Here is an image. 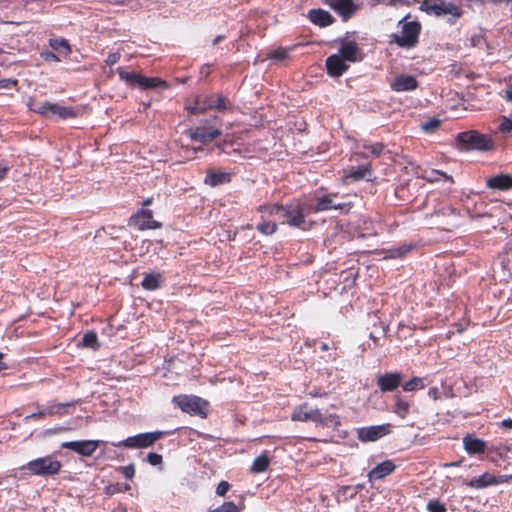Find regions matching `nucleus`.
Masks as SVG:
<instances>
[{"label":"nucleus","instance_id":"nucleus-1","mask_svg":"<svg viewBox=\"0 0 512 512\" xmlns=\"http://www.w3.org/2000/svg\"><path fill=\"white\" fill-rule=\"evenodd\" d=\"M61 467L62 464L59 460L52 455H48L29 461L23 466V469L27 470L31 475L49 477L58 474Z\"/></svg>","mask_w":512,"mask_h":512},{"label":"nucleus","instance_id":"nucleus-2","mask_svg":"<svg viewBox=\"0 0 512 512\" xmlns=\"http://www.w3.org/2000/svg\"><path fill=\"white\" fill-rule=\"evenodd\" d=\"M260 210H268L269 214L276 215L279 219L282 220L283 223H287L294 227H300L305 222V216L299 206H260Z\"/></svg>","mask_w":512,"mask_h":512},{"label":"nucleus","instance_id":"nucleus-3","mask_svg":"<svg viewBox=\"0 0 512 512\" xmlns=\"http://www.w3.org/2000/svg\"><path fill=\"white\" fill-rule=\"evenodd\" d=\"M457 142L462 146V149L488 151L492 149V140L477 131L461 132L457 135Z\"/></svg>","mask_w":512,"mask_h":512},{"label":"nucleus","instance_id":"nucleus-4","mask_svg":"<svg viewBox=\"0 0 512 512\" xmlns=\"http://www.w3.org/2000/svg\"><path fill=\"white\" fill-rule=\"evenodd\" d=\"M399 25H401V31L394 36L395 43L400 47H413L418 41L421 30L420 24L416 21L403 22L402 19L399 21Z\"/></svg>","mask_w":512,"mask_h":512},{"label":"nucleus","instance_id":"nucleus-5","mask_svg":"<svg viewBox=\"0 0 512 512\" xmlns=\"http://www.w3.org/2000/svg\"><path fill=\"white\" fill-rule=\"evenodd\" d=\"M163 435L164 432L162 431L140 433L134 436H130L122 441L114 442L112 445L115 447L147 448L152 446Z\"/></svg>","mask_w":512,"mask_h":512},{"label":"nucleus","instance_id":"nucleus-6","mask_svg":"<svg viewBox=\"0 0 512 512\" xmlns=\"http://www.w3.org/2000/svg\"><path fill=\"white\" fill-rule=\"evenodd\" d=\"M424 6L429 14L435 16H449L448 21L450 23H454L462 14L461 9L457 5L445 0H439L434 3L425 2Z\"/></svg>","mask_w":512,"mask_h":512},{"label":"nucleus","instance_id":"nucleus-7","mask_svg":"<svg viewBox=\"0 0 512 512\" xmlns=\"http://www.w3.org/2000/svg\"><path fill=\"white\" fill-rule=\"evenodd\" d=\"M173 403L183 412L194 415L204 414V409L206 408V402L197 396H175Z\"/></svg>","mask_w":512,"mask_h":512},{"label":"nucleus","instance_id":"nucleus-8","mask_svg":"<svg viewBox=\"0 0 512 512\" xmlns=\"http://www.w3.org/2000/svg\"><path fill=\"white\" fill-rule=\"evenodd\" d=\"M100 440H80V441H66L61 444V448L72 450L81 456L89 457L98 448Z\"/></svg>","mask_w":512,"mask_h":512},{"label":"nucleus","instance_id":"nucleus-9","mask_svg":"<svg viewBox=\"0 0 512 512\" xmlns=\"http://www.w3.org/2000/svg\"><path fill=\"white\" fill-rule=\"evenodd\" d=\"M389 432V424H382L359 428L357 435L362 442H373L387 435Z\"/></svg>","mask_w":512,"mask_h":512},{"label":"nucleus","instance_id":"nucleus-10","mask_svg":"<svg viewBox=\"0 0 512 512\" xmlns=\"http://www.w3.org/2000/svg\"><path fill=\"white\" fill-rule=\"evenodd\" d=\"M132 223L139 230L158 229L161 223L153 219L151 210L142 209L131 218Z\"/></svg>","mask_w":512,"mask_h":512},{"label":"nucleus","instance_id":"nucleus-11","mask_svg":"<svg viewBox=\"0 0 512 512\" xmlns=\"http://www.w3.org/2000/svg\"><path fill=\"white\" fill-rule=\"evenodd\" d=\"M402 382V374L395 373H385L381 375L377 379V385L382 392H392L396 390Z\"/></svg>","mask_w":512,"mask_h":512},{"label":"nucleus","instance_id":"nucleus-12","mask_svg":"<svg viewBox=\"0 0 512 512\" xmlns=\"http://www.w3.org/2000/svg\"><path fill=\"white\" fill-rule=\"evenodd\" d=\"M341 58L349 62H357L362 60L361 50L357 43L353 41H342L337 53Z\"/></svg>","mask_w":512,"mask_h":512},{"label":"nucleus","instance_id":"nucleus-13","mask_svg":"<svg viewBox=\"0 0 512 512\" xmlns=\"http://www.w3.org/2000/svg\"><path fill=\"white\" fill-rule=\"evenodd\" d=\"M327 73L332 77H339L343 75L349 66L346 61L341 58V55L333 54L326 59Z\"/></svg>","mask_w":512,"mask_h":512},{"label":"nucleus","instance_id":"nucleus-14","mask_svg":"<svg viewBox=\"0 0 512 512\" xmlns=\"http://www.w3.org/2000/svg\"><path fill=\"white\" fill-rule=\"evenodd\" d=\"M291 419L293 421H301V422L311 421V422L315 423L316 425H318V421H320V410L319 409L307 410L306 405H300L294 409Z\"/></svg>","mask_w":512,"mask_h":512},{"label":"nucleus","instance_id":"nucleus-15","mask_svg":"<svg viewBox=\"0 0 512 512\" xmlns=\"http://www.w3.org/2000/svg\"><path fill=\"white\" fill-rule=\"evenodd\" d=\"M351 208L350 204L335 203L331 195H324L316 199V205L313 208L314 212L327 211L331 209H339L348 211Z\"/></svg>","mask_w":512,"mask_h":512},{"label":"nucleus","instance_id":"nucleus-16","mask_svg":"<svg viewBox=\"0 0 512 512\" xmlns=\"http://www.w3.org/2000/svg\"><path fill=\"white\" fill-rule=\"evenodd\" d=\"M417 80L411 75L397 76L390 84L391 89L395 92L412 91L417 88Z\"/></svg>","mask_w":512,"mask_h":512},{"label":"nucleus","instance_id":"nucleus-17","mask_svg":"<svg viewBox=\"0 0 512 512\" xmlns=\"http://www.w3.org/2000/svg\"><path fill=\"white\" fill-rule=\"evenodd\" d=\"M327 3L343 20L349 19L356 8L352 0H327Z\"/></svg>","mask_w":512,"mask_h":512},{"label":"nucleus","instance_id":"nucleus-18","mask_svg":"<svg viewBox=\"0 0 512 512\" xmlns=\"http://www.w3.org/2000/svg\"><path fill=\"white\" fill-rule=\"evenodd\" d=\"M220 135H221V131L219 129L207 130L204 127H198L190 133V138H191V140L197 141L200 143H208V142L213 141Z\"/></svg>","mask_w":512,"mask_h":512},{"label":"nucleus","instance_id":"nucleus-19","mask_svg":"<svg viewBox=\"0 0 512 512\" xmlns=\"http://www.w3.org/2000/svg\"><path fill=\"white\" fill-rule=\"evenodd\" d=\"M202 102V109H216L223 111L227 108L225 98L221 95H203L199 96Z\"/></svg>","mask_w":512,"mask_h":512},{"label":"nucleus","instance_id":"nucleus-20","mask_svg":"<svg viewBox=\"0 0 512 512\" xmlns=\"http://www.w3.org/2000/svg\"><path fill=\"white\" fill-rule=\"evenodd\" d=\"M396 466L391 460H386L376 467H374L369 473V480H378L382 479L385 476L391 474L395 470Z\"/></svg>","mask_w":512,"mask_h":512},{"label":"nucleus","instance_id":"nucleus-21","mask_svg":"<svg viewBox=\"0 0 512 512\" xmlns=\"http://www.w3.org/2000/svg\"><path fill=\"white\" fill-rule=\"evenodd\" d=\"M310 21L320 27H327L333 23L331 14L323 9H313L309 11Z\"/></svg>","mask_w":512,"mask_h":512},{"label":"nucleus","instance_id":"nucleus-22","mask_svg":"<svg viewBox=\"0 0 512 512\" xmlns=\"http://www.w3.org/2000/svg\"><path fill=\"white\" fill-rule=\"evenodd\" d=\"M463 446L468 454L473 455L483 453L486 448V443L482 439L467 435L463 438Z\"/></svg>","mask_w":512,"mask_h":512},{"label":"nucleus","instance_id":"nucleus-23","mask_svg":"<svg viewBox=\"0 0 512 512\" xmlns=\"http://www.w3.org/2000/svg\"><path fill=\"white\" fill-rule=\"evenodd\" d=\"M357 150L358 153L365 158L370 155L379 157L384 150V146L381 143H370L365 141L357 146Z\"/></svg>","mask_w":512,"mask_h":512},{"label":"nucleus","instance_id":"nucleus-24","mask_svg":"<svg viewBox=\"0 0 512 512\" xmlns=\"http://www.w3.org/2000/svg\"><path fill=\"white\" fill-rule=\"evenodd\" d=\"M487 186L492 189L508 190L512 188V177L505 174L493 176L487 180Z\"/></svg>","mask_w":512,"mask_h":512},{"label":"nucleus","instance_id":"nucleus-25","mask_svg":"<svg viewBox=\"0 0 512 512\" xmlns=\"http://www.w3.org/2000/svg\"><path fill=\"white\" fill-rule=\"evenodd\" d=\"M465 485L475 489H482L488 486H493L495 485V475L484 473L479 477H473L471 480L466 481Z\"/></svg>","mask_w":512,"mask_h":512},{"label":"nucleus","instance_id":"nucleus-26","mask_svg":"<svg viewBox=\"0 0 512 512\" xmlns=\"http://www.w3.org/2000/svg\"><path fill=\"white\" fill-rule=\"evenodd\" d=\"M49 116H57L60 119H68L77 117V113L71 107L62 106L57 103H51Z\"/></svg>","mask_w":512,"mask_h":512},{"label":"nucleus","instance_id":"nucleus-27","mask_svg":"<svg viewBox=\"0 0 512 512\" xmlns=\"http://www.w3.org/2000/svg\"><path fill=\"white\" fill-rule=\"evenodd\" d=\"M230 177H231L230 173H227V172L210 171L205 176L204 182H205V184H207L211 187H216L218 185L229 182Z\"/></svg>","mask_w":512,"mask_h":512},{"label":"nucleus","instance_id":"nucleus-28","mask_svg":"<svg viewBox=\"0 0 512 512\" xmlns=\"http://www.w3.org/2000/svg\"><path fill=\"white\" fill-rule=\"evenodd\" d=\"M412 249L411 244H403L398 247H391L382 251L384 259H396L405 256Z\"/></svg>","mask_w":512,"mask_h":512},{"label":"nucleus","instance_id":"nucleus-29","mask_svg":"<svg viewBox=\"0 0 512 512\" xmlns=\"http://www.w3.org/2000/svg\"><path fill=\"white\" fill-rule=\"evenodd\" d=\"M142 89H157V88H167L168 85L165 81L158 77H145L141 75L139 86Z\"/></svg>","mask_w":512,"mask_h":512},{"label":"nucleus","instance_id":"nucleus-30","mask_svg":"<svg viewBox=\"0 0 512 512\" xmlns=\"http://www.w3.org/2000/svg\"><path fill=\"white\" fill-rule=\"evenodd\" d=\"M162 276L160 273H149L143 278L141 285L146 290H155L160 287Z\"/></svg>","mask_w":512,"mask_h":512},{"label":"nucleus","instance_id":"nucleus-31","mask_svg":"<svg viewBox=\"0 0 512 512\" xmlns=\"http://www.w3.org/2000/svg\"><path fill=\"white\" fill-rule=\"evenodd\" d=\"M290 50H291L290 48L279 47L277 49L271 50L267 54V57H268V59L273 61L275 64H279L289 58Z\"/></svg>","mask_w":512,"mask_h":512},{"label":"nucleus","instance_id":"nucleus-32","mask_svg":"<svg viewBox=\"0 0 512 512\" xmlns=\"http://www.w3.org/2000/svg\"><path fill=\"white\" fill-rule=\"evenodd\" d=\"M27 106H28L29 110H31V111L38 113L41 116L49 117V110H50L51 102H43V103L38 104L35 102V100L33 98H30L29 101L27 102Z\"/></svg>","mask_w":512,"mask_h":512},{"label":"nucleus","instance_id":"nucleus-33","mask_svg":"<svg viewBox=\"0 0 512 512\" xmlns=\"http://www.w3.org/2000/svg\"><path fill=\"white\" fill-rule=\"evenodd\" d=\"M269 464V457L266 454H262L254 459L250 471L255 474L262 473L266 471Z\"/></svg>","mask_w":512,"mask_h":512},{"label":"nucleus","instance_id":"nucleus-34","mask_svg":"<svg viewBox=\"0 0 512 512\" xmlns=\"http://www.w3.org/2000/svg\"><path fill=\"white\" fill-rule=\"evenodd\" d=\"M120 79L131 86H139L141 74L135 72H127L122 68H117Z\"/></svg>","mask_w":512,"mask_h":512},{"label":"nucleus","instance_id":"nucleus-35","mask_svg":"<svg viewBox=\"0 0 512 512\" xmlns=\"http://www.w3.org/2000/svg\"><path fill=\"white\" fill-rule=\"evenodd\" d=\"M340 425L339 416L336 414H323L320 411V421H318V426L322 427H337Z\"/></svg>","mask_w":512,"mask_h":512},{"label":"nucleus","instance_id":"nucleus-36","mask_svg":"<svg viewBox=\"0 0 512 512\" xmlns=\"http://www.w3.org/2000/svg\"><path fill=\"white\" fill-rule=\"evenodd\" d=\"M371 175V170L368 166H360L355 170L350 171L346 175V179H352L354 181H360Z\"/></svg>","mask_w":512,"mask_h":512},{"label":"nucleus","instance_id":"nucleus-37","mask_svg":"<svg viewBox=\"0 0 512 512\" xmlns=\"http://www.w3.org/2000/svg\"><path fill=\"white\" fill-rule=\"evenodd\" d=\"M409 411V403L399 396H395L393 412L401 418H405Z\"/></svg>","mask_w":512,"mask_h":512},{"label":"nucleus","instance_id":"nucleus-38","mask_svg":"<svg viewBox=\"0 0 512 512\" xmlns=\"http://www.w3.org/2000/svg\"><path fill=\"white\" fill-rule=\"evenodd\" d=\"M425 387L424 379L421 377H413L409 381L402 385V388L406 392H413Z\"/></svg>","mask_w":512,"mask_h":512},{"label":"nucleus","instance_id":"nucleus-39","mask_svg":"<svg viewBox=\"0 0 512 512\" xmlns=\"http://www.w3.org/2000/svg\"><path fill=\"white\" fill-rule=\"evenodd\" d=\"M49 44L51 48L59 52L63 51L65 55L71 51L68 41L63 38L50 39Z\"/></svg>","mask_w":512,"mask_h":512},{"label":"nucleus","instance_id":"nucleus-40","mask_svg":"<svg viewBox=\"0 0 512 512\" xmlns=\"http://www.w3.org/2000/svg\"><path fill=\"white\" fill-rule=\"evenodd\" d=\"M82 343L87 348L97 349L98 348V338L97 334L93 331H88L84 334L82 338Z\"/></svg>","mask_w":512,"mask_h":512},{"label":"nucleus","instance_id":"nucleus-41","mask_svg":"<svg viewBox=\"0 0 512 512\" xmlns=\"http://www.w3.org/2000/svg\"><path fill=\"white\" fill-rule=\"evenodd\" d=\"M497 130L501 133L512 132V120L502 116L497 121Z\"/></svg>","mask_w":512,"mask_h":512},{"label":"nucleus","instance_id":"nucleus-42","mask_svg":"<svg viewBox=\"0 0 512 512\" xmlns=\"http://www.w3.org/2000/svg\"><path fill=\"white\" fill-rule=\"evenodd\" d=\"M276 224L274 222H263L257 225V230L264 235H271L276 231Z\"/></svg>","mask_w":512,"mask_h":512},{"label":"nucleus","instance_id":"nucleus-43","mask_svg":"<svg viewBox=\"0 0 512 512\" xmlns=\"http://www.w3.org/2000/svg\"><path fill=\"white\" fill-rule=\"evenodd\" d=\"M71 404L57 403L47 406V410H51V415L58 414L64 415L67 413L66 409L71 407Z\"/></svg>","mask_w":512,"mask_h":512},{"label":"nucleus","instance_id":"nucleus-44","mask_svg":"<svg viewBox=\"0 0 512 512\" xmlns=\"http://www.w3.org/2000/svg\"><path fill=\"white\" fill-rule=\"evenodd\" d=\"M212 512H240L234 502H224L221 506L212 510Z\"/></svg>","mask_w":512,"mask_h":512},{"label":"nucleus","instance_id":"nucleus-45","mask_svg":"<svg viewBox=\"0 0 512 512\" xmlns=\"http://www.w3.org/2000/svg\"><path fill=\"white\" fill-rule=\"evenodd\" d=\"M440 126V121L438 119H430L424 123H422V130L428 133L434 132Z\"/></svg>","mask_w":512,"mask_h":512},{"label":"nucleus","instance_id":"nucleus-46","mask_svg":"<svg viewBox=\"0 0 512 512\" xmlns=\"http://www.w3.org/2000/svg\"><path fill=\"white\" fill-rule=\"evenodd\" d=\"M186 109L191 113V114H199V113H202L204 112V109H202V102H201V99L200 97H196L195 99V103L193 105H187L186 106Z\"/></svg>","mask_w":512,"mask_h":512},{"label":"nucleus","instance_id":"nucleus-47","mask_svg":"<svg viewBox=\"0 0 512 512\" xmlns=\"http://www.w3.org/2000/svg\"><path fill=\"white\" fill-rule=\"evenodd\" d=\"M427 510L429 512H446L445 505L440 503L439 501H430L427 504Z\"/></svg>","mask_w":512,"mask_h":512},{"label":"nucleus","instance_id":"nucleus-48","mask_svg":"<svg viewBox=\"0 0 512 512\" xmlns=\"http://www.w3.org/2000/svg\"><path fill=\"white\" fill-rule=\"evenodd\" d=\"M47 415H51V410H47V407L45 409H42L36 413H32L30 415H27L25 418H24V421H29L30 419H39V418H42V417H45Z\"/></svg>","mask_w":512,"mask_h":512},{"label":"nucleus","instance_id":"nucleus-49","mask_svg":"<svg viewBox=\"0 0 512 512\" xmlns=\"http://www.w3.org/2000/svg\"><path fill=\"white\" fill-rule=\"evenodd\" d=\"M231 485L227 481H221L216 488V494L218 496L224 497L226 493L229 491Z\"/></svg>","mask_w":512,"mask_h":512},{"label":"nucleus","instance_id":"nucleus-50","mask_svg":"<svg viewBox=\"0 0 512 512\" xmlns=\"http://www.w3.org/2000/svg\"><path fill=\"white\" fill-rule=\"evenodd\" d=\"M147 461L152 466H157L162 463V456L160 454L150 452L147 455Z\"/></svg>","mask_w":512,"mask_h":512},{"label":"nucleus","instance_id":"nucleus-51","mask_svg":"<svg viewBox=\"0 0 512 512\" xmlns=\"http://www.w3.org/2000/svg\"><path fill=\"white\" fill-rule=\"evenodd\" d=\"M120 471L127 479H132L135 475V468L132 464L120 467Z\"/></svg>","mask_w":512,"mask_h":512},{"label":"nucleus","instance_id":"nucleus-52","mask_svg":"<svg viewBox=\"0 0 512 512\" xmlns=\"http://www.w3.org/2000/svg\"><path fill=\"white\" fill-rule=\"evenodd\" d=\"M17 85L16 80L12 79H2L0 80V89H9Z\"/></svg>","mask_w":512,"mask_h":512},{"label":"nucleus","instance_id":"nucleus-53","mask_svg":"<svg viewBox=\"0 0 512 512\" xmlns=\"http://www.w3.org/2000/svg\"><path fill=\"white\" fill-rule=\"evenodd\" d=\"M121 55L119 52H113V53H110L106 59V63L108 65H114L115 63H117L120 59Z\"/></svg>","mask_w":512,"mask_h":512},{"label":"nucleus","instance_id":"nucleus-54","mask_svg":"<svg viewBox=\"0 0 512 512\" xmlns=\"http://www.w3.org/2000/svg\"><path fill=\"white\" fill-rule=\"evenodd\" d=\"M43 57L46 61H55V62L61 61L60 57L53 52H46L43 54Z\"/></svg>","mask_w":512,"mask_h":512},{"label":"nucleus","instance_id":"nucleus-55","mask_svg":"<svg viewBox=\"0 0 512 512\" xmlns=\"http://www.w3.org/2000/svg\"><path fill=\"white\" fill-rule=\"evenodd\" d=\"M512 479V475H498L495 476V485L506 483Z\"/></svg>","mask_w":512,"mask_h":512},{"label":"nucleus","instance_id":"nucleus-56","mask_svg":"<svg viewBox=\"0 0 512 512\" xmlns=\"http://www.w3.org/2000/svg\"><path fill=\"white\" fill-rule=\"evenodd\" d=\"M8 170H9V168H8L7 165H5L3 163H0V181L2 179H4V177L6 176Z\"/></svg>","mask_w":512,"mask_h":512},{"label":"nucleus","instance_id":"nucleus-57","mask_svg":"<svg viewBox=\"0 0 512 512\" xmlns=\"http://www.w3.org/2000/svg\"><path fill=\"white\" fill-rule=\"evenodd\" d=\"M505 98L512 102V84L507 86L505 90Z\"/></svg>","mask_w":512,"mask_h":512},{"label":"nucleus","instance_id":"nucleus-58","mask_svg":"<svg viewBox=\"0 0 512 512\" xmlns=\"http://www.w3.org/2000/svg\"><path fill=\"white\" fill-rule=\"evenodd\" d=\"M501 427L512 429V419H504L500 423Z\"/></svg>","mask_w":512,"mask_h":512},{"label":"nucleus","instance_id":"nucleus-59","mask_svg":"<svg viewBox=\"0 0 512 512\" xmlns=\"http://www.w3.org/2000/svg\"><path fill=\"white\" fill-rule=\"evenodd\" d=\"M371 5H377L379 3H387L388 5H393L395 0H371Z\"/></svg>","mask_w":512,"mask_h":512},{"label":"nucleus","instance_id":"nucleus-60","mask_svg":"<svg viewBox=\"0 0 512 512\" xmlns=\"http://www.w3.org/2000/svg\"><path fill=\"white\" fill-rule=\"evenodd\" d=\"M4 354L0 352V371L7 369L6 363L3 362Z\"/></svg>","mask_w":512,"mask_h":512},{"label":"nucleus","instance_id":"nucleus-61","mask_svg":"<svg viewBox=\"0 0 512 512\" xmlns=\"http://www.w3.org/2000/svg\"><path fill=\"white\" fill-rule=\"evenodd\" d=\"M433 174L441 176V177H443V178H445L447 180L450 179V176L446 175L444 172H441V171H433Z\"/></svg>","mask_w":512,"mask_h":512},{"label":"nucleus","instance_id":"nucleus-62","mask_svg":"<svg viewBox=\"0 0 512 512\" xmlns=\"http://www.w3.org/2000/svg\"><path fill=\"white\" fill-rule=\"evenodd\" d=\"M460 464H461V461L450 462V463H445L444 467H456V466H459Z\"/></svg>","mask_w":512,"mask_h":512},{"label":"nucleus","instance_id":"nucleus-63","mask_svg":"<svg viewBox=\"0 0 512 512\" xmlns=\"http://www.w3.org/2000/svg\"><path fill=\"white\" fill-rule=\"evenodd\" d=\"M224 39V36L223 35H218L214 40H213V45H217L218 43H220L222 40Z\"/></svg>","mask_w":512,"mask_h":512},{"label":"nucleus","instance_id":"nucleus-64","mask_svg":"<svg viewBox=\"0 0 512 512\" xmlns=\"http://www.w3.org/2000/svg\"><path fill=\"white\" fill-rule=\"evenodd\" d=\"M152 203V198H147L146 200H144L143 202V206H148Z\"/></svg>","mask_w":512,"mask_h":512}]
</instances>
